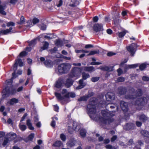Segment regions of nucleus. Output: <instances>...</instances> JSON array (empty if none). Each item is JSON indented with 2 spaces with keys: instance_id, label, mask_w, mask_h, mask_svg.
Wrapping results in <instances>:
<instances>
[{
  "instance_id": "f257e3e1",
  "label": "nucleus",
  "mask_w": 149,
  "mask_h": 149,
  "mask_svg": "<svg viewBox=\"0 0 149 149\" xmlns=\"http://www.w3.org/2000/svg\"><path fill=\"white\" fill-rule=\"evenodd\" d=\"M71 67L69 63H64L59 64L58 67V71L60 75L67 73L70 70Z\"/></svg>"
},
{
  "instance_id": "f03ea898",
  "label": "nucleus",
  "mask_w": 149,
  "mask_h": 149,
  "mask_svg": "<svg viewBox=\"0 0 149 149\" xmlns=\"http://www.w3.org/2000/svg\"><path fill=\"white\" fill-rule=\"evenodd\" d=\"M147 98L145 97H142L138 98L135 102V104L140 107L138 109L139 110H141L143 107L148 102Z\"/></svg>"
},
{
  "instance_id": "7ed1b4c3",
  "label": "nucleus",
  "mask_w": 149,
  "mask_h": 149,
  "mask_svg": "<svg viewBox=\"0 0 149 149\" xmlns=\"http://www.w3.org/2000/svg\"><path fill=\"white\" fill-rule=\"evenodd\" d=\"M94 100L90 102L87 105L86 110L87 113L89 114H94L96 113V104Z\"/></svg>"
},
{
  "instance_id": "20e7f679",
  "label": "nucleus",
  "mask_w": 149,
  "mask_h": 149,
  "mask_svg": "<svg viewBox=\"0 0 149 149\" xmlns=\"http://www.w3.org/2000/svg\"><path fill=\"white\" fill-rule=\"evenodd\" d=\"M55 95L58 100H65V98H69L70 97H71L73 98L75 97V94L74 93H71L70 95L69 93H67L64 95L63 96H62L61 94L57 92H55Z\"/></svg>"
},
{
  "instance_id": "39448f33",
  "label": "nucleus",
  "mask_w": 149,
  "mask_h": 149,
  "mask_svg": "<svg viewBox=\"0 0 149 149\" xmlns=\"http://www.w3.org/2000/svg\"><path fill=\"white\" fill-rule=\"evenodd\" d=\"M138 47L137 44L135 43H132L129 46H127L126 48L127 51L129 52L132 56H134L136 51L135 49Z\"/></svg>"
},
{
  "instance_id": "423d86ee",
  "label": "nucleus",
  "mask_w": 149,
  "mask_h": 149,
  "mask_svg": "<svg viewBox=\"0 0 149 149\" xmlns=\"http://www.w3.org/2000/svg\"><path fill=\"white\" fill-rule=\"evenodd\" d=\"M93 29L95 32L102 31L103 30V25L101 24H95L93 26Z\"/></svg>"
},
{
  "instance_id": "0eeeda50",
  "label": "nucleus",
  "mask_w": 149,
  "mask_h": 149,
  "mask_svg": "<svg viewBox=\"0 0 149 149\" xmlns=\"http://www.w3.org/2000/svg\"><path fill=\"white\" fill-rule=\"evenodd\" d=\"M5 88H7V90L10 95H14L17 92L16 89L13 85L10 86H6Z\"/></svg>"
},
{
  "instance_id": "6e6552de",
  "label": "nucleus",
  "mask_w": 149,
  "mask_h": 149,
  "mask_svg": "<svg viewBox=\"0 0 149 149\" xmlns=\"http://www.w3.org/2000/svg\"><path fill=\"white\" fill-rule=\"evenodd\" d=\"M120 107L122 110L124 112H126L128 111V107L127 102L123 101H121L120 102Z\"/></svg>"
},
{
  "instance_id": "1a4fd4ad",
  "label": "nucleus",
  "mask_w": 149,
  "mask_h": 149,
  "mask_svg": "<svg viewBox=\"0 0 149 149\" xmlns=\"http://www.w3.org/2000/svg\"><path fill=\"white\" fill-rule=\"evenodd\" d=\"M106 100L107 101H110L113 100L115 99V95L113 92H108L105 95Z\"/></svg>"
},
{
  "instance_id": "9d476101",
  "label": "nucleus",
  "mask_w": 149,
  "mask_h": 149,
  "mask_svg": "<svg viewBox=\"0 0 149 149\" xmlns=\"http://www.w3.org/2000/svg\"><path fill=\"white\" fill-rule=\"evenodd\" d=\"M118 91L119 94L120 95H125L127 92V88L122 86L118 88Z\"/></svg>"
},
{
  "instance_id": "9b49d317",
  "label": "nucleus",
  "mask_w": 149,
  "mask_h": 149,
  "mask_svg": "<svg viewBox=\"0 0 149 149\" xmlns=\"http://www.w3.org/2000/svg\"><path fill=\"white\" fill-rule=\"evenodd\" d=\"M77 143L76 140L74 138L70 139L67 143V145L70 147H72L75 146Z\"/></svg>"
},
{
  "instance_id": "f8f14e48",
  "label": "nucleus",
  "mask_w": 149,
  "mask_h": 149,
  "mask_svg": "<svg viewBox=\"0 0 149 149\" xmlns=\"http://www.w3.org/2000/svg\"><path fill=\"white\" fill-rule=\"evenodd\" d=\"M74 81L71 78H68L66 80L65 85L67 88L70 87L73 84Z\"/></svg>"
},
{
  "instance_id": "ddd939ff",
  "label": "nucleus",
  "mask_w": 149,
  "mask_h": 149,
  "mask_svg": "<svg viewBox=\"0 0 149 149\" xmlns=\"http://www.w3.org/2000/svg\"><path fill=\"white\" fill-rule=\"evenodd\" d=\"M12 28L10 27L9 29H7L5 30H2L0 31V35H1V34L5 35L9 33H14L16 32L14 31H12Z\"/></svg>"
},
{
  "instance_id": "4468645a",
  "label": "nucleus",
  "mask_w": 149,
  "mask_h": 149,
  "mask_svg": "<svg viewBox=\"0 0 149 149\" xmlns=\"http://www.w3.org/2000/svg\"><path fill=\"white\" fill-rule=\"evenodd\" d=\"M18 65L20 67L23 66L24 65L23 63L20 58H18L15 60V63L13 66L14 67L16 68Z\"/></svg>"
},
{
  "instance_id": "2eb2a0df",
  "label": "nucleus",
  "mask_w": 149,
  "mask_h": 149,
  "mask_svg": "<svg viewBox=\"0 0 149 149\" xmlns=\"http://www.w3.org/2000/svg\"><path fill=\"white\" fill-rule=\"evenodd\" d=\"M135 127V125L132 123H127L125 126L124 128L125 130H134Z\"/></svg>"
},
{
  "instance_id": "dca6fc26",
  "label": "nucleus",
  "mask_w": 149,
  "mask_h": 149,
  "mask_svg": "<svg viewBox=\"0 0 149 149\" xmlns=\"http://www.w3.org/2000/svg\"><path fill=\"white\" fill-rule=\"evenodd\" d=\"M114 66L109 67L107 66H101L100 68L101 70L103 71L108 72L112 71L113 70Z\"/></svg>"
},
{
  "instance_id": "f3484780",
  "label": "nucleus",
  "mask_w": 149,
  "mask_h": 149,
  "mask_svg": "<svg viewBox=\"0 0 149 149\" xmlns=\"http://www.w3.org/2000/svg\"><path fill=\"white\" fill-rule=\"evenodd\" d=\"M63 81L61 79L59 78L55 83L54 86L57 88H60L62 86Z\"/></svg>"
},
{
  "instance_id": "a211bd4d",
  "label": "nucleus",
  "mask_w": 149,
  "mask_h": 149,
  "mask_svg": "<svg viewBox=\"0 0 149 149\" xmlns=\"http://www.w3.org/2000/svg\"><path fill=\"white\" fill-rule=\"evenodd\" d=\"M77 68H72L70 73L69 74V77L73 78L74 77L77 76Z\"/></svg>"
},
{
  "instance_id": "6ab92c4d",
  "label": "nucleus",
  "mask_w": 149,
  "mask_h": 149,
  "mask_svg": "<svg viewBox=\"0 0 149 149\" xmlns=\"http://www.w3.org/2000/svg\"><path fill=\"white\" fill-rule=\"evenodd\" d=\"M103 117L100 116L99 118V120L103 124H106L107 121H111L112 119L111 118H105Z\"/></svg>"
},
{
  "instance_id": "aec40b11",
  "label": "nucleus",
  "mask_w": 149,
  "mask_h": 149,
  "mask_svg": "<svg viewBox=\"0 0 149 149\" xmlns=\"http://www.w3.org/2000/svg\"><path fill=\"white\" fill-rule=\"evenodd\" d=\"M45 66L48 67H52L53 65V62L50 60H46L44 63Z\"/></svg>"
},
{
  "instance_id": "412c9836",
  "label": "nucleus",
  "mask_w": 149,
  "mask_h": 149,
  "mask_svg": "<svg viewBox=\"0 0 149 149\" xmlns=\"http://www.w3.org/2000/svg\"><path fill=\"white\" fill-rule=\"evenodd\" d=\"M84 80V79L82 78V79H80L79 81V85L77 87V89H81L82 88L85 86V84L83 82Z\"/></svg>"
},
{
  "instance_id": "4be33fe9",
  "label": "nucleus",
  "mask_w": 149,
  "mask_h": 149,
  "mask_svg": "<svg viewBox=\"0 0 149 149\" xmlns=\"http://www.w3.org/2000/svg\"><path fill=\"white\" fill-rule=\"evenodd\" d=\"M10 95V94L7 90V88H5V91L3 92V94L2 95L1 97L2 100H3L6 98L7 97H9Z\"/></svg>"
},
{
  "instance_id": "5701e85b",
  "label": "nucleus",
  "mask_w": 149,
  "mask_h": 149,
  "mask_svg": "<svg viewBox=\"0 0 149 149\" xmlns=\"http://www.w3.org/2000/svg\"><path fill=\"white\" fill-rule=\"evenodd\" d=\"M18 102L19 100L18 99L13 98L10 100V102H8L7 103L9 104L10 105H13L15 103H17Z\"/></svg>"
},
{
  "instance_id": "b1692460",
  "label": "nucleus",
  "mask_w": 149,
  "mask_h": 149,
  "mask_svg": "<svg viewBox=\"0 0 149 149\" xmlns=\"http://www.w3.org/2000/svg\"><path fill=\"white\" fill-rule=\"evenodd\" d=\"M143 95V91L141 89H138L135 92V98L141 96Z\"/></svg>"
},
{
  "instance_id": "393cba45",
  "label": "nucleus",
  "mask_w": 149,
  "mask_h": 149,
  "mask_svg": "<svg viewBox=\"0 0 149 149\" xmlns=\"http://www.w3.org/2000/svg\"><path fill=\"white\" fill-rule=\"evenodd\" d=\"M26 124L28 128L30 130H34V128L32 126V123L31 122V120L29 119H28L26 120Z\"/></svg>"
},
{
  "instance_id": "a878e982",
  "label": "nucleus",
  "mask_w": 149,
  "mask_h": 149,
  "mask_svg": "<svg viewBox=\"0 0 149 149\" xmlns=\"http://www.w3.org/2000/svg\"><path fill=\"white\" fill-rule=\"evenodd\" d=\"M80 0H71V2L72 3L70 5V6L72 7L77 6L79 4Z\"/></svg>"
},
{
  "instance_id": "bb28decb",
  "label": "nucleus",
  "mask_w": 149,
  "mask_h": 149,
  "mask_svg": "<svg viewBox=\"0 0 149 149\" xmlns=\"http://www.w3.org/2000/svg\"><path fill=\"white\" fill-rule=\"evenodd\" d=\"M53 146L60 147H63V145L62 142L60 141H57L53 144Z\"/></svg>"
},
{
  "instance_id": "cd10ccee",
  "label": "nucleus",
  "mask_w": 149,
  "mask_h": 149,
  "mask_svg": "<svg viewBox=\"0 0 149 149\" xmlns=\"http://www.w3.org/2000/svg\"><path fill=\"white\" fill-rule=\"evenodd\" d=\"M139 64L129 65L125 67V69L127 70L129 69L134 68L138 66Z\"/></svg>"
},
{
  "instance_id": "c85d7f7f",
  "label": "nucleus",
  "mask_w": 149,
  "mask_h": 149,
  "mask_svg": "<svg viewBox=\"0 0 149 149\" xmlns=\"http://www.w3.org/2000/svg\"><path fill=\"white\" fill-rule=\"evenodd\" d=\"M124 97L125 99L128 100H133L136 98L135 95L131 94L125 95Z\"/></svg>"
},
{
  "instance_id": "c756f323",
  "label": "nucleus",
  "mask_w": 149,
  "mask_h": 149,
  "mask_svg": "<svg viewBox=\"0 0 149 149\" xmlns=\"http://www.w3.org/2000/svg\"><path fill=\"white\" fill-rule=\"evenodd\" d=\"M101 113L103 117L105 118H108L110 115V113L105 110H102Z\"/></svg>"
},
{
  "instance_id": "7c9ffc66",
  "label": "nucleus",
  "mask_w": 149,
  "mask_h": 149,
  "mask_svg": "<svg viewBox=\"0 0 149 149\" xmlns=\"http://www.w3.org/2000/svg\"><path fill=\"white\" fill-rule=\"evenodd\" d=\"M148 119L147 117L144 114L141 115L139 116V120L143 122H145Z\"/></svg>"
},
{
  "instance_id": "2f4dec72",
  "label": "nucleus",
  "mask_w": 149,
  "mask_h": 149,
  "mask_svg": "<svg viewBox=\"0 0 149 149\" xmlns=\"http://www.w3.org/2000/svg\"><path fill=\"white\" fill-rule=\"evenodd\" d=\"M84 70L89 72L94 71L95 70L93 66H86L84 68Z\"/></svg>"
},
{
  "instance_id": "473e14b6",
  "label": "nucleus",
  "mask_w": 149,
  "mask_h": 149,
  "mask_svg": "<svg viewBox=\"0 0 149 149\" xmlns=\"http://www.w3.org/2000/svg\"><path fill=\"white\" fill-rule=\"evenodd\" d=\"M141 133L144 137L149 138V132L146 130H142L141 131Z\"/></svg>"
},
{
  "instance_id": "72a5a7b5",
  "label": "nucleus",
  "mask_w": 149,
  "mask_h": 149,
  "mask_svg": "<svg viewBox=\"0 0 149 149\" xmlns=\"http://www.w3.org/2000/svg\"><path fill=\"white\" fill-rule=\"evenodd\" d=\"M49 45V43L45 41L43 46L41 47L40 49L42 50H45L48 48Z\"/></svg>"
},
{
  "instance_id": "f704fd0d",
  "label": "nucleus",
  "mask_w": 149,
  "mask_h": 149,
  "mask_svg": "<svg viewBox=\"0 0 149 149\" xmlns=\"http://www.w3.org/2000/svg\"><path fill=\"white\" fill-rule=\"evenodd\" d=\"M86 131L84 129H81L80 131V134L82 138H84L86 137Z\"/></svg>"
},
{
  "instance_id": "c9c22d12",
  "label": "nucleus",
  "mask_w": 149,
  "mask_h": 149,
  "mask_svg": "<svg viewBox=\"0 0 149 149\" xmlns=\"http://www.w3.org/2000/svg\"><path fill=\"white\" fill-rule=\"evenodd\" d=\"M72 128L73 130H79L80 129V127L77 123L74 122L73 123Z\"/></svg>"
},
{
  "instance_id": "e433bc0d",
  "label": "nucleus",
  "mask_w": 149,
  "mask_h": 149,
  "mask_svg": "<svg viewBox=\"0 0 149 149\" xmlns=\"http://www.w3.org/2000/svg\"><path fill=\"white\" fill-rule=\"evenodd\" d=\"M113 19L114 23L115 25L118 24L121 22V20H120L118 17H113Z\"/></svg>"
},
{
  "instance_id": "4c0bfd02",
  "label": "nucleus",
  "mask_w": 149,
  "mask_h": 149,
  "mask_svg": "<svg viewBox=\"0 0 149 149\" xmlns=\"http://www.w3.org/2000/svg\"><path fill=\"white\" fill-rule=\"evenodd\" d=\"M8 135L10 136L9 138L11 139L12 140H14L17 137V135L15 133H9Z\"/></svg>"
},
{
  "instance_id": "58836bf2",
  "label": "nucleus",
  "mask_w": 149,
  "mask_h": 149,
  "mask_svg": "<svg viewBox=\"0 0 149 149\" xmlns=\"http://www.w3.org/2000/svg\"><path fill=\"white\" fill-rule=\"evenodd\" d=\"M90 77V75L88 73H86L85 72L82 73V78L84 80H86Z\"/></svg>"
},
{
  "instance_id": "ea45409f",
  "label": "nucleus",
  "mask_w": 149,
  "mask_h": 149,
  "mask_svg": "<svg viewBox=\"0 0 149 149\" xmlns=\"http://www.w3.org/2000/svg\"><path fill=\"white\" fill-rule=\"evenodd\" d=\"M146 67V65L144 63H143L139 66V69L141 71L144 70Z\"/></svg>"
},
{
  "instance_id": "a19ab883",
  "label": "nucleus",
  "mask_w": 149,
  "mask_h": 149,
  "mask_svg": "<svg viewBox=\"0 0 149 149\" xmlns=\"http://www.w3.org/2000/svg\"><path fill=\"white\" fill-rule=\"evenodd\" d=\"M34 137V134L31 133L28 136L27 139L29 141H32Z\"/></svg>"
},
{
  "instance_id": "79ce46f5",
  "label": "nucleus",
  "mask_w": 149,
  "mask_h": 149,
  "mask_svg": "<svg viewBox=\"0 0 149 149\" xmlns=\"http://www.w3.org/2000/svg\"><path fill=\"white\" fill-rule=\"evenodd\" d=\"M13 83V79L11 78L8 79L6 81V84L8 85H12Z\"/></svg>"
},
{
  "instance_id": "37998d69",
  "label": "nucleus",
  "mask_w": 149,
  "mask_h": 149,
  "mask_svg": "<svg viewBox=\"0 0 149 149\" xmlns=\"http://www.w3.org/2000/svg\"><path fill=\"white\" fill-rule=\"evenodd\" d=\"M126 33L125 31L120 32L118 33V36L120 38L123 37L125 36Z\"/></svg>"
},
{
  "instance_id": "c03bdc74",
  "label": "nucleus",
  "mask_w": 149,
  "mask_h": 149,
  "mask_svg": "<svg viewBox=\"0 0 149 149\" xmlns=\"http://www.w3.org/2000/svg\"><path fill=\"white\" fill-rule=\"evenodd\" d=\"M87 100V97L86 96H83L79 98L78 99V101L79 102L81 101H86Z\"/></svg>"
},
{
  "instance_id": "a18cd8bd",
  "label": "nucleus",
  "mask_w": 149,
  "mask_h": 149,
  "mask_svg": "<svg viewBox=\"0 0 149 149\" xmlns=\"http://www.w3.org/2000/svg\"><path fill=\"white\" fill-rule=\"evenodd\" d=\"M19 129L23 131H25L27 128L26 126L24 125H19Z\"/></svg>"
},
{
  "instance_id": "49530a36",
  "label": "nucleus",
  "mask_w": 149,
  "mask_h": 149,
  "mask_svg": "<svg viewBox=\"0 0 149 149\" xmlns=\"http://www.w3.org/2000/svg\"><path fill=\"white\" fill-rule=\"evenodd\" d=\"M100 78V77H93L91 78V80L93 82H95L98 81L99 80Z\"/></svg>"
},
{
  "instance_id": "de8ad7c7",
  "label": "nucleus",
  "mask_w": 149,
  "mask_h": 149,
  "mask_svg": "<svg viewBox=\"0 0 149 149\" xmlns=\"http://www.w3.org/2000/svg\"><path fill=\"white\" fill-rule=\"evenodd\" d=\"M39 19L36 17L34 18L32 20V23L34 25L36 24L39 22Z\"/></svg>"
},
{
  "instance_id": "09e8293b",
  "label": "nucleus",
  "mask_w": 149,
  "mask_h": 149,
  "mask_svg": "<svg viewBox=\"0 0 149 149\" xmlns=\"http://www.w3.org/2000/svg\"><path fill=\"white\" fill-rule=\"evenodd\" d=\"M25 22V18L23 16H22L20 18V21L19 24L21 25L23 24Z\"/></svg>"
},
{
  "instance_id": "8fccbe9b",
  "label": "nucleus",
  "mask_w": 149,
  "mask_h": 149,
  "mask_svg": "<svg viewBox=\"0 0 149 149\" xmlns=\"http://www.w3.org/2000/svg\"><path fill=\"white\" fill-rule=\"evenodd\" d=\"M36 39H34L30 41L29 44V46H31L33 45H34L36 44Z\"/></svg>"
},
{
  "instance_id": "3c124183",
  "label": "nucleus",
  "mask_w": 149,
  "mask_h": 149,
  "mask_svg": "<svg viewBox=\"0 0 149 149\" xmlns=\"http://www.w3.org/2000/svg\"><path fill=\"white\" fill-rule=\"evenodd\" d=\"M99 53L98 51H97L93 50L91 51L87 55V56H91L94 55L95 54H98Z\"/></svg>"
},
{
  "instance_id": "603ef678",
  "label": "nucleus",
  "mask_w": 149,
  "mask_h": 149,
  "mask_svg": "<svg viewBox=\"0 0 149 149\" xmlns=\"http://www.w3.org/2000/svg\"><path fill=\"white\" fill-rule=\"evenodd\" d=\"M8 141L9 139L8 138L5 137L2 143V145L4 146H6L8 143Z\"/></svg>"
},
{
  "instance_id": "864d4df0",
  "label": "nucleus",
  "mask_w": 149,
  "mask_h": 149,
  "mask_svg": "<svg viewBox=\"0 0 149 149\" xmlns=\"http://www.w3.org/2000/svg\"><path fill=\"white\" fill-rule=\"evenodd\" d=\"M125 80V78L123 77H118L117 80V81L118 82H123Z\"/></svg>"
},
{
  "instance_id": "5fc2aeb1",
  "label": "nucleus",
  "mask_w": 149,
  "mask_h": 149,
  "mask_svg": "<svg viewBox=\"0 0 149 149\" xmlns=\"http://www.w3.org/2000/svg\"><path fill=\"white\" fill-rule=\"evenodd\" d=\"M60 138L61 140L63 141H65L66 139L65 135L63 134H61L60 135Z\"/></svg>"
},
{
  "instance_id": "6e6d98bb",
  "label": "nucleus",
  "mask_w": 149,
  "mask_h": 149,
  "mask_svg": "<svg viewBox=\"0 0 149 149\" xmlns=\"http://www.w3.org/2000/svg\"><path fill=\"white\" fill-rule=\"evenodd\" d=\"M27 54V53L25 51H22L21 52L19 55V56L21 57H22L25 56H26Z\"/></svg>"
},
{
  "instance_id": "4d7b16f0",
  "label": "nucleus",
  "mask_w": 149,
  "mask_h": 149,
  "mask_svg": "<svg viewBox=\"0 0 149 149\" xmlns=\"http://www.w3.org/2000/svg\"><path fill=\"white\" fill-rule=\"evenodd\" d=\"M15 25V23L13 22H10L7 23L6 25L8 27H9L10 26H14Z\"/></svg>"
},
{
  "instance_id": "13d9d810",
  "label": "nucleus",
  "mask_w": 149,
  "mask_h": 149,
  "mask_svg": "<svg viewBox=\"0 0 149 149\" xmlns=\"http://www.w3.org/2000/svg\"><path fill=\"white\" fill-rule=\"evenodd\" d=\"M60 58L64 59L66 60H70L71 59V58L69 57H67L64 55H61L60 56Z\"/></svg>"
},
{
  "instance_id": "bf43d9fd",
  "label": "nucleus",
  "mask_w": 149,
  "mask_h": 149,
  "mask_svg": "<svg viewBox=\"0 0 149 149\" xmlns=\"http://www.w3.org/2000/svg\"><path fill=\"white\" fill-rule=\"evenodd\" d=\"M99 18L97 16L94 17L92 19V20L94 22H97Z\"/></svg>"
},
{
  "instance_id": "052dcab7",
  "label": "nucleus",
  "mask_w": 149,
  "mask_h": 149,
  "mask_svg": "<svg viewBox=\"0 0 149 149\" xmlns=\"http://www.w3.org/2000/svg\"><path fill=\"white\" fill-rule=\"evenodd\" d=\"M117 72L118 73V76H120L123 73V71L120 68H119L117 70Z\"/></svg>"
},
{
  "instance_id": "680f3d73",
  "label": "nucleus",
  "mask_w": 149,
  "mask_h": 149,
  "mask_svg": "<svg viewBox=\"0 0 149 149\" xmlns=\"http://www.w3.org/2000/svg\"><path fill=\"white\" fill-rule=\"evenodd\" d=\"M27 116V113H25L23 115V116H22V117L21 118L20 120V121L21 122L24 120V119H25V118H26Z\"/></svg>"
},
{
  "instance_id": "e2e57ef3",
  "label": "nucleus",
  "mask_w": 149,
  "mask_h": 149,
  "mask_svg": "<svg viewBox=\"0 0 149 149\" xmlns=\"http://www.w3.org/2000/svg\"><path fill=\"white\" fill-rule=\"evenodd\" d=\"M102 64L101 63L98 62H92L91 63V65H99Z\"/></svg>"
},
{
  "instance_id": "0e129e2a",
  "label": "nucleus",
  "mask_w": 149,
  "mask_h": 149,
  "mask_svg": "<svg viewBox=\"0 0 149 149\" xmlns=\"http://www.w3.org/2000/svg\"><path fill=\"white\" fill-rule=\"evenodd\" d=\"M94 95V93L91 92L90 93H88V94L86 96V97H87V99L88 98L91 97L93 96Z\"/></svg>"
},
{
  "instance_id": "69168bd1",
  "label": "nucleus",
  "mask_w": 149,
  "mask_h": 149,
  "mask_svg": "<svg viewBox=\"0 0 149 149\" xmlns=\"http://www.w3.org/2000/svg\"><path fill=\"white\" fill-rule=\"evenodd\" d=\"M117 136L116 135L113 136L111 139V142H114L117 139Z\"/></svg>"
},
{
  "instance_id": "338daca9",
  "label": "nucleus",
  "mask_w": 149,
  "mask_h": 149,
  "mask_svg": "<svg viewBox=\"0 0 149 149\" xmlns=\"http://www.w3.org/2000/svg\"><path fill=\"white\" fill-rule=\"evenodd\" d=\"M142 79L144 81H149V77H148L143 76L142 77Z\"/></svg>"
},
{
  "instance_id": "774afa93",
  "label": "nucleus",
  "mask_w": 149,
  "mask_h": 149,
  "mask_svg": "<svg viewBox=\"0 0 149 149\" xmlns=\"http://www.w3.org/2000/svg\"><path fill=\"white\" fill-rule=\"evenodd\" d=\"M134 144L133 141L132 139H130L127 142V144L129 146L132 145Z\"/></svg>"
}]
</instances>
